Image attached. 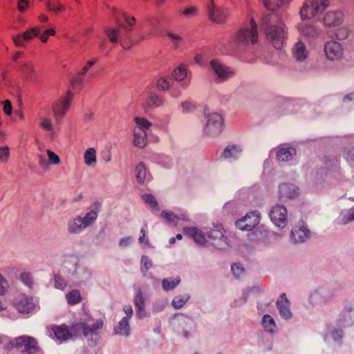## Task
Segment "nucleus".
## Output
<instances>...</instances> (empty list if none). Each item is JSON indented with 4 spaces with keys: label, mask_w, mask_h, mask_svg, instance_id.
<instances>
[{
    "label": "nucleus",
    "mask_w": 354,
    "mask_h": 354,
    "mask_svg": "<svg viewBox=\"0 0 354 354\" xmlns=\"http://www.w3.org/2000/svg\"><path fill=\"white\" fill-rule=\"evenodd\" d=\"M101 206V202L97 201H95L91 204L90 211L85 215V216L82 217L83 223L86 227L92 225L95 223L97 218L98 213L100 211Z\"/></svg>",
    "instance_id": "nucleus-25"
},
{
    "label": "nucleus",
    "mask_w": 354,
    "mask_h": 354,
    "mask_svg": "<svg viewBox=\"0 0 354 354\" xmlns=\"http://www.w3.org/2000/svg\"><path fill=\"white\" fill-rule=\"evenodd\" d=\"M254 289V288H249L245 290H243L242 292V296L238 300H236L233 302L232 306L238 307L241 305L245 304L247 302L248 297L250 293Z\"/></svg>",
    "instance_id": "nucleus-51"
},
{
    "label": "nucleus",
    "mask_w": 354,
    "mask_h": 354,
    "mask_svg": "<svg viewBox=\"0 0 354 354\" xmlns=\"http://www.w3.org/2000/svg\"><path fill=\"white\" fill-rule=\"evenodd\" d=\"M20 279L28 288H32L33 286L32 276L29 272H22L20 274Z\"/></svg>",
    "instance_id": "nucleus-57"
},
{
    "label": "nucleus",
    "mask_w": 354,
    "mask_h": 354,
    "mask_svg": "<svg viewBox=\"0 0 354 354\" xmlns=\"http://www.w3.org/2000/svg\"><path fill=\"white\" fill-rule=\"evenodd\" d=\"M265 7L271 11H274L285 5L287 0H263Z\"/></svg>",
    "instance_id": "nucleus-42"
},
{
    "label": "nucleus",
    "mask_w": 354,
    "mask_h": 354,
    "mask_svg": "<svg viewBox=\"0 0 354 354\" xmlns=\"http://www.w3.org/2000/svg\"><path fill=\"white\" fill-rule=\"evenodd\" d=\"M46 6L48 10L55 13H57L64 9V6L59 1L56 0H48L46 2Z\"/></svg>",
    "instance_id": "nucleus-49"
},
{
    "label": "nucleus",
    "mask_w": 354,
    "mask_h": 354,
    "mask_svg": "<svg viewBox=\"0 0 354 354\" xmlns=\"http://www.w3.org/2000/svg\"><path fill=\"white\" fill-rule=\"evenodd\" d=\"M292 58L298 62H302L306 60L308 56V51L306 46L301 41L296 42L291 50Z\"/></svg>",
    "instance_id": "nucleus-26"
},
{
    "label": "nucleus",
    "mask_w": 354,
    "mask_h": 354,
    "mask_svg": "<svg viewBox=\"0 0 354 354\" xmlns=\"http://www.w3.org/2000/svg\"><path fill=\"white\" fill-rule=\"evenodd\" d=\"M136 178L139 184H144L145 181H150L152 176L147 173L146 165L141 162L135 168Z\"/></svg>",
    "instance_id": "nucleus-32"
},
{
    "label": "nucleus",
    "mask_w": 354,
    "mask_h": 354,
    "mask_svg": "<svg viewBox=\"0 0 354 354\" xmlns=\"http://www.w3.org/2000/svg\"><path fill=\"white\" fill-rule=\"evenodd\" d=\"M40 125L46 131H53L54 130V126L52 121L48 118H41Z\"/></svg>",
    "instance_id": "nucleus-58"
},
{
    "label": "nucleus",
    "mask_w": 354,
    "mask_h": 354,
    "mask_svg": "<svg viewBox=\"0 0 354 354\" xmlns=\"http://www.w3.org/2000/svg\"><path fill=\"white\" fill-rule=\"evenodd\" d=\"M354 220V207L347 211L342 212L338 217L341 225H346Z\"/></svg>",
    "instance_id": "nucleus-39"
},
{
    "label": "nucleus",
    "mask_w": 354,
    "mask_h": 354,
    "mask_svg": "<svg viewBox=\"0 0 354 354\" xmlns=\"http://www.w3.org/2000/svg\"><path fill=\"white\" fill-rule=\"evenodd\" d=\"M336 294L335 290L329 286H320L310 292L308 301L314 307L322 306L330 301Z\"/></svg>",
    "instance_id": "nucleus-9"
},
{
    "label": "nucleus",
    "mask_w": 354,
    "mask_h": 354,
    "mask_svg": "<svg viewBox=\"0 0 354 354\" xmlns=\"http://www.w3.org/2000/svg\"><path fill=\"white\" fill-rule=\"evenodd\" d=\"M231 270L236 278L241 277L245 272V270L241 263H234L231 266Z\"/></svg>",
    "instance_id": "nucleus-56"
},
{
    "label": "nucleus",
    "mask_w": 354,
    "mask_h": 354,
    "mask_svg": "<svg viewBox=\"0 0 354 354\" xmlns=\"http://www.w3.org/2000/svg\"><path fill=\"white\" fill-rule=\"evenodd\" d=\"M301 34L309 39L317 38L321 30L318 26L315 24H307L301 29Z\"/></svg>",
    "instance_id": "nucleus-38"
},
{
    "label": "nucleus",
    "mask_w": 354,
    "mask_h": 354,
    "mask_svg": "<svg viewBox=\"0 0 354 354\" xmlns=\"http://www.w3.org/2000/svg\"><path fill=\"white\" fill-rule=\"evenodd\" d=\"M84 161L86 165L91 166L96 162V153L93 148H88L84 153Z\"/></svg>",
    "instance_id": "nucleus-48"
},
{
    "label": "nucleus",
    "mask_w": 354,
    "mask_h": 354,
    "mask_svg": "<svg viewBox=\"0 0 354 354\" xmlns=\"http://www.w3.org/2000/svg\"><path fill=\"white\" fill-rule=\"evenodd\" d=\"M268 232L262 225H257L248 234V239L252 242L263 241L268 237Z\"/></svg>",
    "instance_id": "nucleus-29"
},
{
    "label": "nucleus",
    "mask_w": 354,
    "mask_h": 354,
    "mask_svg": "<svg viewBox=\"0 0 354 354\" xmlns=\"http://www.w3.org/2000/svg\"><path fill=\"white\" fill-rule=\"evenodd\" d=\"M162 99L153 93H151L147 101V104L149 107H159L162 105Z\"/></svg>",
    "instance_id": "nucleus-47"
},
{
    "label": "nucleus",
    "mask_w": 354,
    "mask_h": 354,
    "mask_svg": "<svg viewBox=\"0 0 354 354\" xmlns=\"http://www.w3.org/2000/svg\"><path fill=\"white\" fill-rule=\"evenodd\" d=\"M310 234L306 223L301 221L291 230L290 239L294 243H301L310 238Z\"/></svg>",
    "instance_id": "nucleus-17"
},
{
    "label": "nucleus",
    "mask_w": 354,
    "mask_h": 354,
    "mask_svg": "<svg viewBox=\"0 0 354 354\" xmlns=\"http://www.w3.org/2000/svg\"><path fill=\"white\" fill-rule=\"evenodd\" d=\"M324 51L328 59L334 61L339 59L343 55V49L341 44L335 41H329L326 43Z\"/></svg>",
    "instance_id": "nucleus-21"
},
{
    "label": "nucleus",
    "mask_w": 354,
    "mask_h": 354,
    "mask_svg": "<svg viewBox=\"0 0 354 354\" xmlns=\"http://www.w3.org/2000/svg\"><path fill=\"white\" fill-rule=\"evenodd\" d=\"M153 263L151 259L146 255H143L141 258V267L140 270L144 277L151 278V274L148 273L147 271L151 268Z\"/></svg>",
    "instance_id": "nucleus-41"
},
{
    "label": "nucleus",
    "mask_w": 354,
    "mask_h": 354,
    "mask_svg": "<svg viewBox=\"0 0 354 354\" xmlns=\"http://www.w3.org/2000/svg\"><path fill=\"white\" fill-rule=\"evenodd\" d=\"M142 199L145 202L149 204L151 208L158 209V203L156 199V198L151 194H145L142 196Z\"/></svg>",
    "instance_id": "nucleus-55"
},
{
    "label": "nucleus",
    "mask_w": 354,
    "mask_h": 354,
    "mask_svg": "<svg viewBox=\"0 0 354 354\" xmlns=\"http://www.w3.org/2000/svg\"><path fill=\"white\" fill-rule=\"evenodd\" d=\"M208 71L213 80L216 83H221L229 80L235 76V70L230 67L219 59H214L209 63Z\"/></svg>",
    "instance_id": "nucleus-7"
},
{
    "label": "nucleus",
    "mask_w": 354,
    "mask_h": 354,
    "mask_svg": "<svg viewBox=\"0 0 354 354\" xmlns=\"http://www.w3.org/2000/svg\"><path fill=\"white\" fill-rule=\"evenodd\" d=\"M10 156L9 147L8 146H3L0 147V160L2 162L8 161Z\"/></svg>",
    "instance_id": "nucleus-61"
},
{
    "label": "nucleus",
    "mask_w": 354,
    "mask_h": 354,
    "mask_svg": "<svg viewBox=\"0 0 354 354\" xmlns=\"http://www.w3.org/2000/svg\"><path fill=\"white\" fill-rule=\"evenodd\" d=\"M88 69L87 68V66H84L77 73L76 75H75L72 80L71 83L73 86H80L82 84L83 80L81 78V76L84 75L87 72Z\"/></svg>",
    "instance_id": "nucleus-53"
},
{
    "label": "nucleus",
    "mask_w": 354,
    "mask_h": 354,
    "mask_svg": "<svg viewBox=\"0 0 354 354\" xmlns=\"http://www.w3.org/2000/svg\"><path fill=\"white\" fill-rule=\"evenodd\" d=\"M66 299L69 304H77L82 299L80 292L78 290H73L66 295Z\"/></svg>",
    "instance_id": "nucleus-46"
},
{
    "label": "nucleus",
    "mask_w": 354,
    "mask_h": 354,
    "mask_svg": "<svg viewBox=\"0 0 354 354\" xmlns=\"http://www.w3.org/2000/svg\"><path fill=\"white\" fill-rule=\"evenodd\" d=\"M85 228H86V227L83 223L82 216H80L71 218L67 222V232L69 234H80Z\"/></svg>",
    "instance_id": "nucleus-27"
},
{
    "label": "nucleus",
    "mask_w": 354,
    "mask_h": 354,
    "mask_svg": "<svg viewBox=\"0 0 354 354\" xmlns=\"http://www.w3.org/2000/svg\"><path fill=\"white\" fill-rule=\"evenodd\" d=\"M344 158L349 164H354V147L345 150Z\"/></svg>",
    "instance_id": "nucleus-62"
},
{
    "label": "nucleus",
    "mask_w": 354,
    "mask_h": 354,
    "mask_svg": "<svg viewBox=\"0 0 354 354\" xmlns=\"http://www.w3.org/2000/svg\"><path fill=\"white\" fill-rule=\"evenodd\" d=\"M172 80L169 77H165L160 78L157 83L156 86L162 91L167 90L171 86Z\"/></svg>",
    "instance_id": "nucleus-52"
},
{
    "label": "nucleus",
    "mask_w": 354,
    "mask_h": 354,
    "mask_svg": "<svg viewBox=\"0 0 354 354\" xmlns=\"http://www.w3.org/2000/svg\"><path fill=\"white\" fill-rule=\"evenodd\" d=\"M271 221L279 228H284L287 225V209L283 205L277 204L269 212Z\"/></svg>",
    "instance_id": "nucleus-15"
},
{
    "label": "nucleus",
    "mask_w": 354,
    "mask_h": 354,
    "mask_svg": "<svg viewBox=\"0 0 354 354\" xmlns=\"http://www.w3.org/2000/svg\"><path fill=\"white\" fill-rule=\"evenodd\" d=\"M204 127L203 133L205 136L214 138L218 136L223 129V118L221 114L213 113H204Z\"/></svg>",
    "instance_id": "nucleus-8"
},
{
    "label": "nucleus",
    "mask_w": 354,
    "mask_h": 354,
    "mask_svg": "<svg viewBox=\"0 0 354 354\" xmlns=\"http://www.w3.org/2000/svg\"><path fill=\"white\" fill-rule=\"evenodd\" d=\"M167 35L171 39L174 48H177L178 47L179 43L182 40V37L180 35L174 34L170 31H167Z\"/></svg>",
    "instance_id": "nucleus-63"
},
{
    "label": "nucleus",
    "mask_w": 354,
    "mask_h": 354,
    "mask_svg": "<svg viewBox=\"0 0 354 354\" xmlns=\"http://www.w3.org/2000/svg\"><path fill=\"white\" fill-rule=\"evenodd\" d=\"M41 30L37 27H34L29 30H27L22 34H19L17 35L12 37V40L15 44L19 47H24V41L32 39L34 37H40V39L42 42H46L48 40V37L49 35H54L55 34V30L52 28L47 29L43 35H40Z\"/></svg>",
    "instance_id": "nucleus-11"
},
{
    "label": "nucleus",
    "mask_w": 354,
    "mask_h": 354,
    "mask_svg": "<svg viewBox=\"0 0 354 354\" xmlns=\"http://www.w3.org/2000/svg\"><path fill=\"white\" fill-rule=\"evenodd\" d=\"M190 299V296L188 294H185L183 295H178L176 296L172 301V306L176 309H180L182 308Z\"/></svg>",
    "instance_id": "nucleus-44"
},
{
    "label": "nucleus",
    "mask_w": 354,
    "mask_h": 354,
    "mask_svg": "<svg viewBox=\"0 0 354 354\" xmlns=\"http://www.w3.org/2000/svg\"><path fill=\"white\" fill-rule=\"evenodd\" d=\"M290 301L287 299L286 294H281L279 299L276 303V306L280 316L286 320L290 319L292 317V313L290 310Z\"/></svg>",
    "instance_id": "nucleus-22"
},
{
    "label": "nucleus",
    "mask_w": 354,
    "mask_h": 354,
    "mask_svg": "<svg viewBox=\"0 0 354 354\" xmlns=\"http://www.w3.org/2000/svg\"><path fill=\"white\" fill-rule=\"evenodd\" d=\"M147 142V131L140 129H134L133 145L136 147L144 148Z\"/></svg>",
    "instance_id": "nucleus-37"
},
{
    "label": "nucleus",
    "mask_w": 354,
    "mask_h": 354,
    "mask_svg": "<svg viewBox=\"0 0 354 354\" xmlns=\"http://www.w3.org/2000/svg\"><path fill=\"white\" fill-rule=\"evenodd\" d=\"M93 320L91 317H89L88 319L80 318L75 320L68 326L71 339L79 337L82 333L84 337L87 339L88 346H95L100 339V330L103 328L104 324L102 319H99L93 324H88V322Z\"/></svg>",
    "instance_id": "nucleus-3"
},
{
    "label": "nucleus",
    "mask_w": 354,
    "mask_h": 354,
    "mask_svg": "<svg viewBox=\"0 0 354 354\" xmlns=\"http://www.w3.org/2000/svg\"><path fill=\"white\" fill-rule=\"evenodd\" d=\"M149 159L165 169L171 168L174 164L172 158L164 153H152Z\"/></svg>",
    "instance_id": "nucleus-31"
},
{
    "label": "nucleus",
    "mask_w": 354,
    "mask_h": 354,
    "mask_svg": "<svg viewBox=\"0 0 354 354\" xmlns=\"http://www.w3.org/2000/svg\"><path fill=\"white\" fill-rule=\"evenodd\" d=\"M180 282V277H177L175 279L169 277L165 278L162 281V288L165 291L174 290Z\"/></svg>",
    "instance_id": "nucleus-40"
},
{
    "label": "nucleus",
    "mask_w": 354,
    "mask_h": 354,
    "mask_svg": "<svg viewBox=\"0 0 354 354\" xmlns=\"http://www.w3.org/2000/svg\"><path fill=\"white\" fill-rule=\"evenodd\" d=\"M172 76L176 81H182L187 76V68L185 65L180 64L178 68L174 69L172 73Z\"/></svg>",
    "instance_id": "nucleus-45"
},
{
    "label": "nucleus",
    "mask_w": 354,
    "mask_h": 354,
    "mask_svg": "<svg viewBox=\"0 0 354 354\" xmlns=\"http://www.w3.org/2000/svg\"><path fill=\"white\" fill-rule=\"evenodd\" d=\"M337 325L346 328L354 324V299H346L343 303V308L339 315Z\"/></svg>",
    "instance_id": "nucleus-12"
},
{
    "label": "nucleus",
    "mask_w": 354,
    "mask_h": 354,
    "mask_svg": "<svg viewBox=\"0 0 354 354\" xmlns=\"http://www.w3.org/2000/svg\"><path fill=\"white\" fill-rule=\"evenodd\" d=\"M279 199L286 202L288 199H294L299 195V188L294 184L282 183L279 185Z\"/></svg>",
    "instance_id": "nucleus-19"
},
{
    "label": "nucleus",
    "mask_w": 354,
    "mask_h": 354,
    "mask_svg": "<svg viewBox=\"0 0 354 354\" xmlns=\"http://www.w3.org/2000/svg\"><path fill=\"white\" fill-rule=\"evenodd\" d=\"M185 234L192 238L194 241L201 245L209 243L218 250H227L230 248V241L223 232L219 229H210L203 230L196 227H186L183 228Z\"/></svg>",
    "instance_id": "nucleus-2"
},
{
    "label": "nucleus",
    "mask_w": 354,
    "mask_h": 354,
    "mask_svg": "<svg viewBox=\"0 0 354 354\" xmlns=\"http://www.w3.org/2000/svg\"><path fill=\"white\" fill-rule=\"evenodd\" d=\"M261 324L266 332L274 334L277 332V327L274 319L268 314L264 315L261 319Z\"/></svg>",
    "instance_id": "nucleus-36"
},
{
    "label": "nucleus",
    "mask_w": 354,
    "mask_h": 354,
    "mask_svg": "<svg viewBox=\"0 0 354 354\" xmlns=\"http://www.w3.org/2000/svg\"><path fill=\"white\" fill-rule=\"evenodd\" d=\"M15 306L19 313L28 314L35 309V304L32 297L23 295L15 302Z\"/></svg>",
    "instance_id": "nucleus-28"
},
{
    "label": "nucleus",
    "mask_w": 354,
    "mask_h": 354,
    "mask_svg": "<svg viewBox=\"0 0 354 354\" xmlns=\"http://www.w3.org/2000/svg\"><path fill=\"white\" fill-rule=\"evenodd\" d=\"M135 122L138 127L135 129H140L141 130L146 131L149 129L151 125V124L145 118L136 117L135 118Z\"/></svg>",
    "instance_id": "nucleus-54"
},
{
    "label": "nucleus",
    "mask_w": 354,
    "mask_h": 354,
    "mask_svg": "<svg viewBox=\"0 0 354 354\" xmlns=\"http://www.w3.org/2000/svg\"><path fill=\"white\" fill-rule=\"evenodd\" d=\"M113 335H121L125 337H129L131 335V326L129 320L127 318H122L119 323L114 326Z\"/></svg>",
    "instance_id": "nucleus-34"
},
{
    "label": "nucleus",
    "mask_w": 354,
    "mask_h": 354,
    "mask_svg": "<svg viewBox=\"0 0 354 354\" xmlns=\"http://www.w3.org/2000/svg\"><path fill=\"white\" fill-rule=\"evenodd\" d=\"M17 348L21 349L22 354H39L41 349L37 342L29 336L17 337Z\"/></svg>",
    "instance_id": "nucleus-14"
},
{
    "label": "nucleus",
    "mask_w": 354,
    "mask_h": 354,
    "mask_svg": "<svg viewBox=\"0 0 354 354\" xmlns=\"http://www.w3.org/2000/svg\"><path fill=\"white\" fill-rule=\"evenodd\" d=\"M329 6L328 0H306L300 10L303 19H310L319 15Z\"/></svg>",
    "instance_id": "nucleus-10"
},
{
    "label": "nucleus",
    "mask_w": 354,
    "mask_h": 354,
    "mask_svg": "<svg viewBox=\"0 0 354 354\" xmlns=\"http://www.w3.org/2000/svg\"><path fill=\"white\" fill-rule=\"evenodd\" d=\"M331 337L334 341L337 342L339 344H340L343 337L342 330L337 328L333 330L331 332Z\"/></svg>",
    "instance_id": "nucleus-60"
},
{
    "label": "nucleus",
    "mask_w": 354,
    "mask_h": 354,
    "mask_svg": "<svg viewBox=\"0 0 354 354\" xmlns=\"http://www.w3.org/2000/svg\"><path fill=\"white\" fill-rule=\"evenodd\" d=\"M62 271L68 277L79 283L87 281L91 277V272L85 266L79 264V259L75 256L67 257L63 263Z\"/></svg>",
    "instance_id": "nucleus-6"
},
{
    "label": "nucleus",
    "mask_w": 354,
    "mask_h": 354,
    "mask_svg": "<svg viewBox=\"0 0 354 354\" xmlns=\"http://www.w3.org/2000/svg\"><path fill=\"white\" fill-rule=\"evenodd\" d=\"M207 12L210 20L215 23L221 24L225 21L227 16V10L223 7H218L213 0L207 5Z\"/></svg>",
    "instance_id": "nucleus-18"
},
{
    "label": "nucleus",
    "mask_w": 354,
    "mask_h": 354,
    "mask_svg": "<svg viewBox=\"0 0 354 354\" xmlns=\"http://www.w3.org/2000/svg\"><path fill=\"white\" fill-rule=\"evenodd\" d=\"M260 216L258 212H250L244 217L236 221V227L241 230L251 231L253 228L259 225Z\"/></svg>",
    "instance_id": "nucleus-16"
},
{
    "label": "nucleus",
    "mask_w": 354,
    "mask_h": 354,
    "mask_svg": "<svg viewBox=\"0 0 354 354\" xmlns=\"http://www.w3.org/2000/svg\"><path fill=\"white\" fill-rule=\"evenodd\" d=\"M258 30L255 21L250 20L248 26L242 27L223 41L224 48L233 53H242L258 40Z\"/></svg>",
    "instance_id": "nucleus-1"
},
{
    "label": "nucleus",
    "mask_w": 354,
    "mask_h": 354,
    "mask_svg": "<svg viewBox=\"0 0 354 354\" xmlns=\"http://www.w3.org/2000/svg\"><path fill=\"white\" fill-rule=\"evenodd\" d=\"M267 39L276 49H281L287 39V31L284 24L274 14L265 15L261 20Z\"/></svg>",
    "instance_id": "nucleus-4"
},
{
    "label": "nucleus",
    "mask_w": 354,
    "mask_h": 354,
    "mask_svg": "<svg viewBox=\"0 0 354 354\" xmlns=\"http://www.w3.org/2000/svg\"><path fill=\"white\" fill-rule=\"evenodd\" d=\"M295 154L296 149L295 148L283 147L278 150L277 157L279 161L285 162L292 160Z\"/></svg>",
    "instance_id": "nucleus-35"
},
{
    "label": "nucleus",
    "mask_w": 354,
    "mask_h": 354,
    "mask_svg": "<svg viewBox=\"0 0 354 354\" xmlns=\"http://www.w3.org/2000/svg\"><path fill=\"white\" fill-rule=\"evenodd\" d=\"M160 217L165 219L167 223H174L175 225L178 222V215L172 212L164 210L161 212Z\"/></svg>",
    "instance_id": "nucleus-50"
},
{
    "label": "nucleus",
    "mask_w": 354,
    "mask_h": 354,
    "mask_svg": "<svg viewBox=\"0 0 354 354\" xmlns=\"http://www.w3.org/2000/svg\"><path fill=\"white\" fill-rule=\"evenodd\" d=\"M18 66L24 75V77L29 81H34L36 79L37 74L31 62H19Z\"/></svg>",
    "instance_id": "nucleus-33"
},
{
    "label": "nucleus",
    "mask_w": 354,
    "mask_h": 354,
    "mask_svg": "<svg viewBox=\"0 0 354 354\" xmlns=\"http://www.w3.org/2000/svg\"><path fill=\"white\" fill-rule=\"evenodd\" d=\"M122 15L129 27L117 20V28L105 27L104 30L111 43L115 44L120 40L123 48H129L133 45V41L129 37V33L132 30L131 26L134 24L136 19L134 17L127 15L125 13H122Z\"/></svg>",
    "instance_id": "nucleus-5"
},
{
    "label": "nucleus",
    "mask_w": 354,
    "mask_h": 354,
    "mask_svg": "<svg viewBox=\"0 0 354 354\" xmlns=\"http://www.w3.org/2000/svg\"><path fill=\"white\" fill-rule=\"evenodd\" d=\"M133 304L135 308L146 306V299L145 298L143 292L140 288L136 290L135 292Z\"/></svg>",
    "instance_id": "nucleus-43"
},
{
    "label": "nucleus",
    "mask_w": 354,
    "mask_h": 354,
    "mask_svg": "<svg viewBox=\"0 0 354 354\" xmlns=\"http://www.w3.org/2000/svg\"><path fill=\"white\" fill-rule=\"evenodd\" d=\"M47 154L48 156L49 162L51 164H59L60 162L59 157L51 150H47Z\"/></svg>",
    "instance_id": "nucleus-64"
},
{
    "label": "nucleus",
    "mask_w": 354,
    "mask_h": 354,
    "mask_svg": "<svg viewBox=\"0 0 354 354\" xmlns=\"http://www.w3.org/2000/svg\"><path fill=\"white\" fill-rule=\"evenodd\" d=\"M51 333L50 336L53 335V338L58 341L59 344L71 339L68 332V326L66 324L53 326Z\"/></svg>",
    "instance_id": "nucleus-23"
},
{
    "label": "nucleus",
    "mask_w": 354,
    "mask_h": 354,
    "mask_svg": "<svg viewBox=\"0 0 354 354\" xmlns=\"http://www.w3.org/2000/svg\"><path fill=\"white\" fill-rule=\"evenodd\" d=\"M73 93L68 91L66 97L53 103L52 110L57 123L61 122L69 109Z\"/></svg>",
    "instance_id": "nucleus-13"
},
{
    "label": "nucleus",
    "mask_w": 354,
    "mask_h": 354,
    "mask_svg": "<svg viewBox=\"0 0 354 354\" xmlns=\"http://www.w3.org/2000/svg\"><path fill=\"white\" fill-rule=\"evenodd\" d=\"M243 151V147L240 145H229L222 152L221 158L232 162L239 158Z\"/></svg>",
    "instance_id": "nucleus-24"
},
{
    "label": "nucleus",
    "mask_w": 354,
    "mask_h": 354,
    "mask_svg": "<svg viewBox=\"0 0 354 354\" xmlns=\"http://www.w3.org/2000/svg\"><path fill=\"white\" fill-rule=\"evenodd\" d=\"M324 25L328 26H336L343 21V14L339 11L328 12L323 19Z\"/></svg>",
    "instance_id": "nucleus-30"
},
{
    "label": "nucleus",
    "mask_w": 354,
    "mask_h": 354,
    "mask_svg": "<svg viewBox=\"0 0 354 354\" xmlns=\"http://www.w3.org/2000/svg\"><path fill=\"white\" fill-rule=\"evenodd\" d=\"M174 319L177 322L178 326L182 328V335L188 339L190 337L189 330H191L195 328L194 319L183 314H176Z\"/></svg>",
    "instance_id": "nucleus-20"
},
{
    "label": "nucleus",
    "mask_w": 354,
    "mask_h": 354,
    "mask_svg": "<svg viewBox=\"0 0 354 354\" xmlns=\"http://www.w3.org/2000/svg\"><path fill=\"white\" fill-rule=\"evenodd\" d=\"M55 287L57 289L64 290L66 287V281L60 276L54 274Z\"/></svg>",
    "instance_id": "nucleus-59"
}]
</instances>
